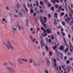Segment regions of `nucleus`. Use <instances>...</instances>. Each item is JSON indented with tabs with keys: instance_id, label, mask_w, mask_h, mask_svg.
<instances>
[{
	"instance_id": "de8ad7c7",
	"label": "nucleus",
	"mask_w": 73,
	"mask_h": 73,
	"mask_svg": "<svg viewBox=\"0 0 73 73\" xmlns=\"http://www.w3.org/2000/svg\"><path fill=\"white\" fill-rule=\"evenodd\" d=\"M41 30H42V31H44V30L45 29L44 28V27H41Z\"/></svg>"
},
{
	"instance_id": "2eb2a0df",
	"label": "nucleus",
	"mask_w": 73,
	"mask_h": 73,
	"mask_svg": "<svg viewBox=\"0 0 73 73\" xmlns=\"http://www.w3.org/2000/svg\"><path fill=\"white\" fill-rule=\"evenodd\" d=\"M32 65L33 66H36V62H33L32 64Z\"/></svg>"
},
{
	"instance_id": "20e7f679",
	"label": "nucleus",
	"mask_w": 73,
	"mask_h": 73,
	"mask_svg": "<svg viewBox=\"0 0 73 73\" xmlns=\"http://www.w3.org/2000/svg\"><path fill=\"white\" fill-rule=\"evenodd\" d=\"M65 20L67 23L69 24L70 25H72L71 23H70V20H71V19L69 18H67L65 19Z\"/></svg>"
},
{
	"instance_id": "ea45409f",
	"label": "nucleus",
	"mask_w": 73,
	"mask_h": 73,
	"mask_svg": "<svg viewBox=\"0 0 73 73\" xmlns=\"http://www.w3.org/2000/svg\"><path fill=\"white\" fill-rule=\"evenodd\" d=\"M51 9L52 11H53L54 12V8L53 7H52L51 8Z\"/></svg>"
},
{
	"instance_id": "bf43d9fd",
	"label": "nucleus",
	"mask_w": 73,
	"mask_h": 73,
	"mask_svg": "<svg viewBox=\"0 0 73 73\" xmlns=\"http://www.w3.org/2000/svg\"><path fill=\"white\" fill-rule=\"evenodd\" d=\"M71 24H73V18L72 19V20L71 21Z\"/></svg>"
},
{
	"instance_id": "6ab92c4d",
	"label": "nucleus",
	"mask_w": 73,
	"mask_h": 73,
	"mask_svg": "<svg viewBox=\"0 0 73 73\" xmlns=\"http://www.w3.org/2000/svg\"><path fill=\"white\" fill-rule=\"evenodd\" d=\"M69 44H70V48H72V49L73 50V47L72 46V44H71V42H70Z\"/></svg>"
},
{
	"instance_id": "37998d69",
	"label": "nucleus",
	"mask_w": 73,
	"mask_h": 73,
	"mask_svg": "<svg viewBox=\"0 0 73 73\" xmlns=\"http://www.w3.org/2000/svg\"><path fill=\"white\" fill-rule=\"evenodd\" d=\"M44 72L45 73H48L49 72H48V71L46 70H44Z\"/></svg>"
},
{
	"instance_id": "bb28decb",
	"label": "nucleus",
	"mask_w": 73,
	"mask_h": 73,
	"mask_svg": "<svg viewBox=\"0 0 73 73\" xmlns=\"http://www.w3.org/2000/svg\"><path fill=\"white\" fill-rule=\"evenodd\" d=\"M60 50H62V49H64V47H63V46H60Z\"/></svg>"
},
{
	"instance_id": "79ce46f5",
	"label": "nucleus",
	"mask_w": 73,
	"mask_h": 73,
	"mask_svg": "<svg viewBox=\"0 0 73 73\" xmlns=\"http://www.w3.org/2000/svg\"><path fill=\"white\" fill-rule=\"evenodd\" d=\"M69 15L70 18H71L72 19H73V18L72 17V15H71V14H69Z\"/></svg>"
},
{
	"instance_id": "5fc2aeb1",
	"label": "nucleus",
	"mask_w": 73,
	"mask_h": 73,
	"mask_svg": "<svg viewBox=\"0 0 73 73\" xmlns=\"http://www.w3.org/2000/svg\"><path fill=\"white\" fill-rule=\"evenodd\" d=\"M32 33L33 34V35H34L35 34V32L34 31H33L32 32Z\"/></svg>"
},
{
	"instance_id": "dca6fc26",
	"label": "nucleus",
	"mask_w": 73,
	"mask_h": 73,
	"mask_svg": "<svg viewBox=\"0 0 73 73\" xmlns=\"http://www.w3.org/2000/svg\"><path fill=\"white\" fill-rule=\"evenodd\" d=\"M32 62H33V60H32V59L31 58L29 60V63H32Z\"/></svg>"
},
{
	"instance_id": "13d9d810",
	"label": "nucleus",
	"mask_w": 73,
	"mask_h": 73,
	"mask_svg": "<svg viewBox=\"0 0 73 73\" xmlns=\"http://www.w3.org/2000/svg\"><path fill=\"white\" fill-rule=\"evenodd\" d=\"M48 16L49 18H50V17H51V15L50 14H48Z\"/></svg>"
},
{
	"instance_id": "9b49d317",
	"label": "nucleus",
	"mask_w": 73,
	"mask_h": 73,
	"mask_svg": "<svg viewBox=\"0 0 73 73\" xmlns=\"http://www.w3.org/2000/svg\"><path fill=\"white\" fill-rule=\"evenodd\" d=\"M40 38L41 40V41L42 42V44L44 45V46H45V43L44 44V41H43V38L42 37H40Z\"/></svg>"
},
{
	"instance_id": "3c124183",
	"label": "nucleus",
	"mask_w": 73,
	"mask_h": 73,
	"mask_svg": "<svg viewBox=\"0 0 73 73\" xmlns=\"http://www.w3.org/2000/svg\"><path fill=\"white\" fill-rule=\"evenodd\" d=\"M70 62V61L69 60H67L66 62V63L67 64H69Z\"/></svg>"
},
{
	"instance_id": "393cba45",
	"label": "nucleus",
	"mask_w": 73,
	"mask_h": 73,
	"mask_svg": "<svg viewBox=\"0 0 73 73\" xmlns=\"http://www.w3.org/2000/svg\"><path fill=\"white\" fill-rule=\"evenodd\" d=\"M48 0H44V2L46 4H48Z\"/></svg>"
},
{
	"instance_id": "c756f323",
	"label": "nucleus",
	"mask_w": 73,
	"mask_h": 73,
	"mask_svg": "<svg viewBox=\"0 0 73 73\" xmlns=\"http://www.w3.org/2000/svg\"><path fill=\"white\" fill-rule=\"evenodd\" d=\"M45 49L47 51L48 50V48H49V47H48L47 46H45Z\"/></svg>"
},
{
	"instance_id": "6e6d98bb",
	"label": "nucleus",
	"mask_w": 73,
	"mask_h": 73,
	"mask_svg": "<svg viewBox=\"0 0 73 73\" xmlns=\"http://www.w3.org/2000/svg\"><path fill=\"white\" fill-rule=\"evenodd\" d=\"M65 65H62V68H63V69H64V67H65Z\"/></svg>"
},
{
	"instance_id": "338daca9",
	"label": "nucleus",
	"mask_w": 73,
	"mask_h": 73,
	"mask_svg": "<svg viewBox=\"0 0 73 73\" xmlns=\"http://www.w3.org/2000/svg\"><path fill=\"white\" fill-rule=\"evenodd\" d=\"M13 15H14V16H15V17H18V16H17V15H15V14H13Z\"/></svg>"
},
{
	"instance_id": "a18cd8bd",
	"label": "nucleus",
	"mask_w": 73,
	"mask_h": 73,
	"mask_svg": "<svg viewBox=\"0 0 73 73\" xmlns=\"http://www.w3.org/2000/svg\"><path fill=\"white\" fill-rule=\"evenodd\" d=\"M56 70H58V71H59V69H58V66H56Z\"/></svg>"
},
{
	"instance_id": "0e129e2a",
	"label": "nucleus",
	"mask_w": 73,
	"mask_h": 73,
	"mask_svg": "<svg viewBox=\"0 0 73 73\" xmlns=\"http://www.w3.org/2000/svg\"><path fill=\"white\" fill-rule=\"evenodd\" d=\"M53 62L55 63L56 62V59H54L53 60Z\"/></svg>"
},
{
	"instance_id": "7ed1b4c3",
	"label": "nucleus",
	"mask_w": 73,
	"mask_h": 73,
	"mask_svg": "<svg viewBox=\"0 0 73 73\" xmlns=\"http://www.w3.org/2000/svg\"><path fill=\"white\" fill-rule=\"evenodd\" d=\"M40 20L42 24L43 25V26L44 28H46V24H45V23L44 22V21H43V18L42 16H41L40 17Z\"/></svg>"
},
{
	"instance_id": "680f3d73",
	"label": "nucleus",
	"mask_w": 73,
	"mask_h": 73,
	"mask_svg": "<svg viewBox=\"0 0 73 73\" xmlns=\"http://www.w3.org/2000/svg\"><path fill=\"white\" fill-rule=\"evenodd\" d=\"M66 59H67V57H66V56L64 57V60H66Z\"/></svg>"
},
{
	"instance_id": "aec40b11",
	"label": "nucleus",
	"mask_w": 73,
	"mask_h": 73,
	"mask_svg": "<svg viewBox=\"0 0 73 73\" xmlns=\"http://www.w3.org/2000/svg\"><path fill=\"white\" fill-rule=\"evenodd\" d=\"M11 29L14 31H17V29L14 28V27L13 26L11 27Z\"/></svg>"
},
{
	"instance_id": "cd10ccee",
	"label": "nucleus",
	"mask_w": 73,
	"mask_h": 73,
	"mask_svg": "<svg viewBox=\"0 0 73 73\" xmlns=\"http://www.w3.org/2000/svg\"><path fill=\"white\" fill-rule=\"evenodd\" d=\"M38 2L37 1L36 3V5L37 7H39V5H38Z\"/></svg>"
},
{
	"instance_id": "c85d7f7f",
	"label": "nucleus",
	"mask_w": 73,
	"mask_h": 73,
	"mask_svg": "<svg viewBox=\"0 0 73 73\" xmlns=\"http://www.w3.org/2000/svg\"><path fill=\"white\" fill-rule=\"evenodd\" d=\"M51 39L52 40H54V37L53 36V35H51Z\"/></svg>"
},
{
	"instance_id": "b1692460",
	"label": "nucleus",
	"mask_w": 73,
	"mask_h": 73,
	"mask_svg": "<svg viewBox=\"0 0 73 73\" xmlns=\"http://www.w3.org/2000/svg\"><path fill=\"white\" fill-rule=\"evenodd\" d=\"M40 4L41 5H42L44 4V2L41 1H40Z\"/></svg>"
},
{
	"instance_id": "f8f14e48",
	"label": "nucleus",
	"mask_w": 73,
	"mask_h": 73,
	"mask_svg": "<svg viewBox=\"0 0 73 73\" xmlns=\"http://www.w3.org/2000/svg\"><path fill=\"white\" fill-rule=\"evenodd\" d=\"M18 15L19 17H22L23 16V14L21 12L19 13H18Z\"/></svg>"
},
{
	"instance_id": "4468645a",
	"label": "nucleus",
	"mask_w": 73,
	"mask_h": 73,
	"mask_svg": "<svg viewBox=\"0 0 73 73\" xmlns=\"http://www.w3.org/2000/svg\"><path fill=\"white\" fill-rule=\"evenodd\" d=\"M54 17H55V18H57V13H54Z\"/></svg>"
},
{
	"instance_id": "72a5a7b5",
	"label": "nucleus",
	"mask_w": 73,
	"mask_h": 73,
	"mask_svg": "<svg viewBox=\"0 0 73 73\" xmlns=\"http://www.w3.org/2000/svg\"><path fill=\"white\" fill-rule=\"evenodd\" d=\"M62 24L63 25V26H65V23L64 22H62Z\"/></svg>"
},
{
	"instance_id": "ddd939ff",
	"label": "nucleus",
	"mask_w": 73,
	"mask_h": 73,
	"mask_svg": "<svg viewBox=\"0 0 73 73\" xmlns=\"http://www.w3.org/2000/svg\"><path fill=\"white\" fill-rule=\"evenodd\" d=\"M43 19L44 20V23H46V20H47V18L46 17H43Z\"/></svg>"
},
{
	"instance_id": "423d86ee",
	"label": "nucleus",
	"mask_w": 73,
	"mask_h": 73,
	"mask_svg": "<svg viewBox=\"0 0 73 73\" xmlns=\"http://www.w3.org/2000/svg\"><path fill=\"white\" fill-rule=\"evenodd\" d=\"M7 68L8 70V72L9 73H12L13 72L12 70L10 67H7Z\"/></svg>"
},
{
	"instance_id": "e2e57ef3",
	"label": "nucleus",
	"mask_w": 73,
	"mask_h": 73,
	"mask_svg": "<svg viewBox=\"0 0 73 73\" xmlns=\"http://www.w3.org/2000/svg\"><path fill=\"white\" fill-rule=\"evenodd\" d=\"M61 9H62V7H61V6L59 7V9L60 10H61Z\"/></svg>"
},
{
	"instance_id": "603ef678",
	"label": "nucleus",
	"mask_w": 73,
	"mask_h": 73,
	"mask_svg": "<svg viewBox=\"0 0 73 73\" xmlns=\"http://www.w3.org/2000/svg\"><path fill=\"white\" fill-rule=\"evenodd\" d=\"M55 7L56 8H58V5H56L55 6Z\"/></svg>"
},
{
	"instance_id": "c03bdc74",
	"label": "nucleus",
	"mask_w": 73,
	"mask_h": 73,
	"mask_svg": "<svg viewBox=\"0 0 73 73\" xmlns=\"http://www.w3.org/2000/svg\"><path fill=\"white\" fill-rule=\"evenodd\" d=\"M52 48L53 49H56V46H55L54 47L52 46Z\"/></svg>"
},
{
	"instance_id": "774afa93",
	"label": "nucleus",
	"mask_w": 73,
	"mask_h": 73,
	"mask_svg": "<svg viewBox=\"0 0 73 73\" xmlns=\"http://www.w3.org/2000/svg\"><path fill=\"white\" fill-rule=\"evenodd\" d=\"M5 20V19L3 18H2V21H4Z\"/></svg>"
},
{
	"instance_id": "1a4fd4ad",
	"label": "nucleus",
	"mask_w": 73,
	"mask_h": 73,
	"mask_svg": "<svg viewBox=\"0 0 73 73\" xmlns=\"http://www.w3.org/2000/svg\"><path fill=\"white\" fill-rule=\"evenodd\" d=\"M30 38H31L32 41V42H35V41L36 40V39L35 38H32L31 36V35L30 36Z\"/></svg>"
},
{
	"instance_id": "6e6552de",
	"label": "nucleus",
	"mask_w": 73,
	"mask_h": 73,
	"mask_svg": "<svg viewBox=\"0 0 73 73\" xmlns=\"http://www.w3.org/2000/svg\"><path fill=\"white\" fill-rule=\"evenodd\" d=\"M46 31L47 33H48V34L52 33V31H51V29H47Z\"/></svg>"
},
{
	"instance_id": "7c9ffc66",
	"label": "nucleus",
	"mask_w": 73,
	"mask_h": 73,
	"mask_svg": "<svg viewBox=\"0 0 73 73\" xmlns=\"http://www.w3.org/2000/svg\"><path fill=\"white\" fill-rule=\"evenodd\" d=\"M11 65H13V66H16L15 64L12 62L11 63Z\"/></svg>"
},
{
	"instance_id": "052dcab7",
	"label": "nucleus",
	"mask_w": 73,
	"mask_h": 73,
	"mask_svg": "<svg viewBox=\"0 0 73 73\" xmlns=\"http://www.w3.org/2000/svg\"><path fill=\"white\" fill-rule=\"evenodd\" d=\"M70 61H73V58H70Z\"/></svg>"
},
{
	"instance_id": "69168bd1",
	"label": "nucleus",
	"mask_w": 73,
	"mask_h": 73,
	"mask_svg": "<svg viewBox=\"0 0 73 73\" xmlns=\"http://www.w3.org/2000/svg\"><path fill=\"white\" fill-rule=\"evenodd\" d=\"M70 11H71V13H73V10H72V9H71L70 10Z\"/></svg>"
},
{
	"instance_id": "58836bf2",
	"label": "nucleus",
	"mask_w": 73,
	"mask_h": 73,
	"mask_svg": "<svg viewBox=\"0 0 73 73\" xmlns=\"http://www.w3.org/2000/svg\"><path fill=\"white\" fill-rule=\"evenodd\" d=\"M42 35L43 37H44V36H47V34H45L44 35Z\"/></svg>"
},
{
	"instance_id": "9d476101",
	"label": "nucleus",
	"mask_w": 73,
	"mask_h": 73,
	"mask_svg": "<svg viewBox=\"0 0 73 73\" xmlns=\"http://www.w3.org/2000/svg\"><path fill=\"white\" fill-rule=\"evenodd\" d=\"M57 55H57V56H58L59 57H60V58H62V56L61 53L60 52H59V54H57Z\"/></svg>"
},
{
	"instance_id": "2f4dec72",
	"label": "nucleus",
	"mask_w": 73,
	"mask_h": 73,
	"mask_svg": "<svg viewBox=\"0 0 73 73\" xmlns=\"http://www.w3.org/2000/svg\"><path fill=\"white\" fill-rule=\"evenodd\" d=\"M19 25V23L18 22H17L16 23V27H18Z\"/></svg>"
},
{
	"instance_id": "c9c22d12",
	"label": "nucleus",
	"mask_w": 73,
	"mask_h": 73,
	"mask_svg": "<svg viewBox=\"0 0 73 73\" xmlns=\"http://www.w3.org/2000/svg\"><path fill=\"white\" fill-rule=\"evenodd\" d=\"M25 10L27 12H28V9L27 8V7H26L25 8Z\"/></svg>"
},
{
	"instance_id": "f3484780",
	"label": "nucleus",
	"mask_w": 73,
	"mask_h": 73,
	"mask_svg": "<svg viewBox=\"0 0 73 73\" xmlns=\"http://www.w3.org/2000/svg\"><path fill=\"white\" fill-rule=\"evenodd\" d=\"M53 4H54L56 3V1L55 0H52L51 1Z\"/></svg>"
},
{
	"instance_id": "f257e3e1",
	"label": "nucleus",
	"mask_w": 73,
	"mask_h": 73,
	"mask_svg": "<svg viewBox=\"0 0 73 73\" xmlns=\"http://www.w3.org/2000/svg\"><path fill=\"white\" fill-rule=\"evenodd\" d=\"M3 45H5L7 49H8V50H9V49H12L13 50H14V49H15V48L12 47V44L10 41H7L6 42H3Z\"/></svg>"
},
{
	"instance_id": "4be33fe9",
	"label": "nucleus",
	"mask_w": 73,
	"mask_h": 73,
	"mask_svg": "<svg viewBox=\"0 0 73 73\" xmlns=\"http://www.w3.org/2000/svg\"><path fill=\"white\" fill-rule=\"evenodd\" d=\"M68 50H69V49L68 48H66L64 52L65 53H66L67 51H68Z\"/></svg>"
},
{
	"instance_id": "0eeeda50",
	"label": "nucleus",
	"mask_w": 73,
	"mask_h": 73,
	"mask_svg": "<svg viewBox=\"0 0 73 73\" xmlns=\"http://www.w3.org/2000/svg\"><path fill=\"white\" fill-rule=\"evenodd\" d=\"M46 61L47 65L48 66H49L50 64V61H49V59L48 58L46 59Z\"/></svg>"
},
{
	"instance_id": "412c9836",
	"label": "nucleus",
	"mask_w": 73,
	"mask_h": 73,
	"mask_svg": "<svg viewBox=\"0 0 73 73\" xmlns=\"http://www.w3.org/2000/svg\"><path fill=\"white\" fill-rule=\"evenodd\" d=\"M30 11L31 13H33L34 12V11H33V10L32 9H30Z\"/></svg>"
},
{
	"instance_id": "f03ea898",
	"label": "nucleus",
	"mask_w": 73,
	"mask_h": 73,
	"mask_svg": "<svg viewBox=\"0 0 73 73\" xmlns=\"http://www.w3.org/2000/svg\"><path fill=\"white\" fill-rule=\"evenodd\" d=\"M28 60L27 59H17V61L19 62L20 64H24V61L25 62H27Z\"/></svg>"
},
{
	"instance_id": "4d7b16f0",
	"label": "nucleus",
	"mask_w": 73,
	"mask_h": 73,
	"mask_svg": "<svg viewBox=\"0 0 73 73\" xmlns=\"http://www.w3.org/2000/svg\"><path fill=\"white\" fill-rule=\"evenodd\" d=\"M63 30H64V29L63 28H61V29L60 31H62V33L63 32Z\"/></svg>"
},
{
	"instance_id": "473e14b6",
	"label": "nucleus",
	"mask_w": 73,
	"mask_h": 73,
	"mask_svg": "<svg viewBox=\"0 0 73 73\" xmlns=\"http://www.w3.org/2000/svg\"><path fill=\"white\" fill-rule=\"evenodd\" d=\"M54 25H56L57 24V22H56V21L55 19H54Z\"/></svg>"
},
{
	"instance_id": "864d4df0",
	"label": "nucleus",
	"mask_w": 73,
	"mask_h": 73,
	"mask_svg": "<svg viewBox=\"0 0 73 73\" xmlns=\"http://www.w3.org/2000/svg\"><path fill=\"white\" fill-rule=\"evenodd\" d=\"M44 33H46V30H45V29H44Z\"/></svg>"
},
{
	"instance_id": "4c0bfd02",
	"label": "nucleus",
	"mask_w": 73,
	"mask_h": 73,
	"mask_svg": "<svg viewBox=\"0 0 73 73\" xmlns=\"http://www.w3.org/2000/svg\"><path fill=\"white\" fill-rule=\"evenodd\" d=\"M60 15H61V16H64V12H62L60 14Z\"/></svg>"
},
{
	"instance_id": "a211bd4d",
	"label": "nucleus",
	"mask_w": 73,
	"mask_h": 73,
	"mask_svg": "<svg viewBox=\"0 0 73 73\" xmlns=\"http://www.w3.org/2000/svg\"><path fill=\"white\" fill-rule=\"evenodd\" d=\"M21 28V29H23V27H20V26H19L18 29H19V31H20Z\"/></svg>"
},
{
	"instance_id": "5701e85b",
	"label": "nucleus",
	"mask_w": 73,
	"mask_h": 73,
	"mask_svg": "<svg viewBox=\"0 0 73 73\" xmlns=\"http://www.w3.org/2000/svg\"><path fill=\"white\" fill-rule=\"evenodd\" d=\"M55 52H56V54H59V52H58V50H57V49H56L55 50Z\"/></svg>"
},
{
	"instance_id": "e433bc0d",
	"label": "nucleus",
	"mask_w": 73,
	"mask_h": 73,
	"mask_svg": "<svg viewBox=\"0 0 73 73\" xmlns=\"http://www.w3.org/2000/svg\"><path fill=\"white\" fill-rule=\"evenodd\" d=\"M39 12L40 13H42V12H43V10L42 9H41L39 10Z\"/></svg>"
},
{
	"instance_id": "f704fd0d",
	"label": "nucleus",
	"mask_w": 73,
	"mask_h": 73,
	"mask_svg": "<svg viewBox=\"0 0 73 73\" xmlns=\"http://www.w3.org/2000/svg\"><path fill=\"white\" fill-rule=\"evenodd\" d=\"M7 64L6 62H3V65H7Z\"/></svg>"
},
{
	"instance_id": "39448f33",
	"label": "nucleus",
	"mask_w": 73,
	"mask_h": 73,
	"mask_svg": "<svg viewBox=\"0 0 73 73\" xmlns=\"http://www.w3.org/2000/svg\"><path fill=\"white\" fill-rule=\"evenodd\" d=\"M15 7L17 9H19L21 7V5L20 3H17L15 5Z\"/></svg>"
},
{
	"instance_id": "09e8293b",
	"label": "nucleus",
	"mask_w": 73,
	"mask_h": 73,
	"mask_svg": "<svg viewBox=\"0 0 73 73\" xmlns=\"http://www.w3.org/2000/svg\"><path fill=\"white\" fill-rule=\"evenodd\" d=\"M23 7L24 8H27V7H26V5H25V4H23Z\"/></svg>"
},
{
	"instance_id": "8fccbe9b",
	"label": "nucleus",
	"mask_w": 73,
	"mask_h": 73,
	"mask_svg": "<svg viewBox=\"0 0 73 73\" xmlns=\"http://www.w3.org/2000/svg\"><path fill=\"white\" fill-rule=\"evenodd\" d=\"M39 30H40V28H37V31H36L37 32V33H38V31H39Z\"/></svg>"
},
{
	"instance_id": "a878e982",
	"label": "nucleus",
	"mask_w": 73,
	"mask_h": 73,
	"mask_svg": "<svg viewBox=\"0 0 73 73\" xmlns=\"http://www.w3.org/2000/svg\"><path fill=\"white\" fill-rule=\"evenodd\" d=\"M37 65L38 66H40V65H41V63L40 62H38Z\"/></svg>"
},
{
	"instance_id": "49530a36",
	"label": "nucleus",
	"mask_w": 73,
	"mask_h": 73,
	"mask_svg": "<svg viewBox=\"0 0 73 73\" xmlns=\"http://www.w3.org/2000/svg\"><path fill=\"white\" fill-rule=\"evenodd\" d=\"M62 35L63 36H65V34L64 33V32H62Z\"/></svg>"
},
{
	"instance_id": "a19ab883",
	"label": "nucleus",
	"mask_w": 73,
	"mask_h": 73,
	"mask_svg": "<svg viewBox=\"0 0 73 73\" xmlns=\"http://www.w3.org/2000/svg\"><path fill=\"white\" fill-rule=\"evenodd\" d=\"M64 42L65 44H66V46H68V44H67V42H66V41H65Z\"/></svg>"
}]
</instances>
